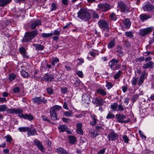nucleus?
Returning <instances> with one entry per match:
<instances>
[{
  "label": "nucleus",
  "instance_id": "1",
  "mask_svg": "<svg viewBox=\"0 0 154 154\" xmlns=\"http://www.w3.org/2000/svg\"><path fill=\"white\" fill-rule=\"evenodd\" d=\"M77 14L78 17L85 21L89 20L91 17L89 13L85 9H80Z\"/></svg>",
  "mask_w": 154,
  "mask_h": 154
},
{
  "label": "nucleus",
  "instance_id": "2",
  "mask_svg": "<svg viewBox=\"0 0 154 154\" xmlns=\"http://www.w3.org/2000/svg\"><path fill=\"white\" fill-rule=\"evenodd\" d=\"M38 34V31L37 30L33 31L30 32H26L24 35V38H26V42H30Z\"/></svg>",
  "mask_w": 154,
  "mask_h": 154
},
{
  "label": "nucleus",
  "instance_id": "3",
  "mask_svg": "<svg viewBox=\"0 0 154 154\" xmlns=\"http://www.w3.org/2000/svg\"><path fill=\"white\" fill-rule=\"evenodd\" d=\"M119 62V59L113 58L109 63V65L110 68L113 70H116L119 69L121 66L120 64H118Z\"/></svg>",
  "mask_w": 154,
  "mask_h": 154
},
{
  "label": "nucleus",
  "instance_id": "4",
  "mask_svg": "<svg viewBox=\"0 0 154 154\" xmlns=\"http://www.w3.org/2000/svg\"><path fill=\"white\" fill-rule=\"evenodd\" d=\"M118 5L121 12L124 13L129 12V7L123 2H119Z\"/></svg>",
  "mask_w": 154,
  "mask_h": 154
},
{
  "label": "nucleus",
  "instance_id": "5",
  "mask_svg": "<svg viewBox=\"0 0 154 154\" xmlns=\"http://www.w3.org/2000/svg\"><path fill=\"white\" fill-rule=\"evenodd\" d=\"M98 25L99 27L103 29L106 31H108L109 30V25L104 20H100L98 22Z\"/></svg>",
  "mask_w": 154,
  "mask_h": 154
},
{
  "label": "nucleus",
  "instance_id": "6",
  "mask_svg": "<svg viewBox=\"0 0 154 154\" xmlns=\"http://www.w3.org/2000/svg\"><path fill=\"white\" fill-rule=\"evenodd\" d=\"M98 9L102 11H106L111 8V6L108 4L100 3L98 5Z\"/></svg>",
  "mask_w": 154,
  "mask_h": 154
},
{
  "label": "nucleus",
  "instance_id": "7",
  "mask_svg": "<svg viewBox=\"0 0 154 154\" xmlns=\"http://www.w3.org/2000/svg\"><path fill=\"white\" fill-rule=\"evenodd\" d=\"M33 103L37 104H39L42 103H47V100L44 97H36L32 99Z\"/></svg>",
  "mask_w": 154,
  "mask_h": 154
},
{
  "label": "nucleus",
  "instance_id": "8",
  "mask_svg": "<svg viewBox=\"0 0 154 154\" xmlns=\"http://www.w3.org/2000/svg\"><path fill=\"white\" fill-rule=\"evenodd\" d=\"M152 27H148L143 29H142L140 32V34L141 36H144L151 32L152 31Z\"/></svg>",
  "mask_w": 154,
  "mask_h": 154
},
{
  "label": "nucleus",
  "instance_id": "9",
  "mask_svg": "<svg viewBox=\"0 0 154 154\" xmlns=\"http://www.w3.org/2000/svg\"><path fill=\"white\" fill-rule=\"evenodd\" d=\"M41 25V21L38 19L32 21V23H31L29 27L31 29H36V26Z\"/></svg>",
  "mask_w": 154,
  "mask_h": 154
},
{
  "label": "nucleus",
  "instance_id": "10",
  "mask_svg": "<svg viewBox=\"0 0 154 154\" xmlns=\"http://www.w3.org/2000/svg\"><path fill=\"white\" fill-rule=\"evenodd\" d=\"M118 135L114 132L110 133L108 135V138L109 140L113 141L117 139Z\"/></svg>",
  "mask_w": 154,
  "mask_h": 154
},
{
  "label": "nucleus",
  "instance_id": "11",
  "mask_svg": "<svg viewBox=\"0 0 154 154\" xmlns=\"http://www.w3.org/2000/svg\"><path fill=\"white\" fill-rule=\"evenodd\" d=\"M6 111L8 113L11 114L12 113H15L16 114L21 113L23 112V110L20 109H11L7 110Z\"/></svg>",
  "mask_w": 154,
  "mask_h": 154
},
{
  "label": "nucleus",
  "instance_id": "12",
  "mask_svg": "<svg viewBox=\"0 0 154 154\" xmlns=\"http://www.w3.org/2000/svg\"><path fill=\"white\" fill-rule=\"evenodd\" d=\"M44 79L43 80L46 82H50L52 81L54 79V77L53 75L51 74H46Z\"/></svg>",
  "mask_w": 154,
  "mask_h": 154
},
{
  "label": "nucleus",
  "instance_id": "13",
  "mask_svg": "<svg viewBox=\"0 0 154 154\" xmlns=\"http://www.w3.org/2000/svg\"><path fill=\"white\" fill-rule=\"evenodd\" d=\"M34 144L36 145V146L41 151H42L44 149V148L42 144L38 140L35 139L34 141Z\"/></svg>",
  "mask_w": 154,
  "mask_h": 154
},
{
  "label": "nucleus",
  "instance_id": "14",
  "mask_svg": "<svg viewBox=\"0 0 154 154\" xmlns=\"http://www.w3.org/2000/svg\"><path fill=\"white\" fill-rule=\"evenodd\" d=\"M76 132L79 134H83V132L82 129V124L81 123L76 124Z\"/></svg>",
  "mask_w": 154,
  "mask_h": 154
},
{
  "label": "nucleus",
  "instance_id": "15",
  "mask_svg": "<svg viewBox=\"0 0 154 154\" xmlns=\"http://www.w3.org/2000/svg\"><path fill=\"white\" fill-rule=\"evenodd\" d=\"M116 118L118 122L121 123H123L124 119L126 118V116L124 115L116 114Z\"/></svg>",
  "mask_w": 154,
  "mask_h": 154
},
{
  "label": "nucleus",
  "instance_id": "16",
  "mask_svg": "<svg viewBox=\"0 0 154 154\" xmlns=\"http://www.w3.org/2000/svg\"><path fill=\"white\" fill-rule=\"evenodd\" d=\"M146 73L144 72L142 73V75L140 76L138 82V85L139 86H140L144 82V80L145 78Z\"/></svg>",
  "mask_w": 154,
  "mask_h": 154
},
{
  "label": "nucleus",
  "instance_id": "17",
  "mask_svg": "<svg viewBox=\"0 0 154 154\" xmlns=\"http://www.w3.org/2000/svg\"><path fill=\"white\" fill-rule=\"evenodd\" d=\"M27 134L28 136L31 135H35L37 134L36 130L35 128L32 129H31L29 127V129L27 131Z\"/></svg>",
  "mask_w": 154,
  "mask_h": 154
},
{
  "label": "nucleus",
  "instance_id": "18",
  "mask_svg": "<svg viewBox=\"0 0 154 154\" xmlns=\"http://www.w3.org/2000/svg\"><path fill=\"white\" fill-rule=\"evenodd\" d=\"M61 108L62 107L61 106L57 105H55L51 109L50 111L56 113L57 111Z\"/></svg>",
  "mask_w": 154,
  "mask_h": 154
},
{
  "label": "nucleus",
  "instance_id": "19",
  "mask_svg": "<svg viewBox=\"0 0 154 154\" xmlns=\"http://www.w3.org/2000/svg\"><path fill=\"white\" fill-rule=\"evenodd\" d=\"M140 17L141 20L144 21L150 18L151 16L146 14H142L140 15Z\"/></svg>",
  "mask_w": 154,
  "mask_h": 154
},
{
  "label": "nucleus",
  "instance_id": "20",
  "mask_svg": "<svg viewBox=\"0 0 154 154\" xmlns=\"http://www.w3.org/2000/svg\"><path fill=\"white\" fill-rule=\"evenodd\" d=\"M122 48L119 45L117 47L116 52L118 53L117 55L119 57H122L124 55V53L122 51Z\"/></svg>",
  "mask_w": 154,
  "mask_h": 154
},
{
  "label": "nucleus",
  "instance_id": "21",
  "mask_svg": "<svg viewBox=\"0 0 154 154\" xmlns=\"http://www.w3.org/2000/svg\"><path fill=\"white\" fill-rule=\"evenodd\" d=\"M20 53L22 54L24 57L27 58L28 56L26 54V51L25 49L23 47H20L19 49Z\"/></svg>",
  "mask_w": 154,
  "mask_h": 154
},
{
  "label": "nucleus",
  "instance_id": "22",
  "mask_svg": "<svg viewBox=\"0 0 154 154\" xmlns=\"http://www.w3.org/2000/svg\"><path fill=\"white\" fill-rule=\"evenodd\" d=\"M82 100L83 102L87 103H88L90 101V98L86 94H84L82 95Z\"/></svg>",
  "mask_w": 154,
  "mask_h": 154
},
{
  "label": "nucleus",
  "instance_id": "23",
  "mask_svg": "<svg viewBox=\"0 0 154 154\" xmlns=\"http://www.w3.org/2000/svg\"><path fill=\"white\" fill-rule=\"evenodd\" d=\"M32 45L35 47V50L38 51H41L43 50L45 47L43 45H42L40 44H32Z\"/></svg>",
  "mask_w": 154,
  "mask_h": 154
},
{
  "label": "nucleus",
  "instance_id": "24",
  "mask_svg": "<svg viewBox=\"0 0 154 154\" xmlns=\"http://www.w3.org/2000/svg\"><path fill=\"white\" fill-rule=\"evenodd\" d=\"M153 63V62L152 61H149V62L144 64L143 66V69H146L148 68H152Z\"/></svg>",
  "mask_w": 154,
  "mask_h": 154
},
{
  "label": "nucleus",
  "instance_id": "25",
  "mask_svg": "<svg viewBox=\"0 0 154 154\" xmlns=\"http://www.w3.org/2000/svg\"><path fill=\"white\" fill-rule=\"evenodd\" d=\"M11 0H0V7H4L9 4Z\"/></svg>",
  "mask_w": 154,
  "mask_h": 154
},
{
  "label": "nucleus",
  "instance_id": "26",
  "mask_svg": "<svg viewBox=\"0 0 154 154\" xmlns=\"http://www.w3.org/2000/svg\"><path fill=\"white\" fill-rule=\"evenodd\" d=\"M153 6L150 4H147L143 7V9L147 11L152 10L153 9Z\"/></svg>",
  "mask_w": 154,
  "mask_h": 154
},
{
  "label": "nucleus",
  "instance_id": "27",
  "mask_svg": "<svg viewBox=\"0 0 154 154\" xmlns=\"http://www.w3.org/2000/svg\"><path fill=\"white\" fill-rule=\"evenodd\" d=\"M92 121L90 122V125L92 126H94L96 124V116L94 115H91Z\"/></svg>",
  "mask_w": 154,
  "mask_h": 154
},
{
  "label": "nucleus",
  "instance_id": "28",
  "mask_svg": "<svg viewBox=\"0 0 154 154\" xmlns=\"http://www.w3.org/2000/svg\"><path fill=\"white\" fill-rule=\"evenodd\" d=\"M123 23L125 27L126 28H129L131 26L130 20L128 19H125L124 20Z\"/></svg>",
  "mask_w": 154,
  "mask_h": 154
},
{
  "label": "nucleus",
  "instance_id": "29",
  "mask_svg": "<svg viewBox=\"0 0 154 154\" xmlns=\"http://www.w3.org/2000/svg\"><path fill=\"white\" fill-rule=\"evenodd\" d=\"M51 114V119L54 120L55 121L57 120V113H54L51 111L50 112Z\"/></svg>",
  "mask_w": 154,
  "mask_h": 154
},
{
  "label": "nucleus",
  "instance_id": "30",
  "mask_svg": "<svg viewBox=\"0 0 154 154\" xmlns=\"http://www.w3.org/2000/svg\"><path fill=\"white\" fill-rule=\"evenodd\" d=\"M57 151L59 154H68L67 152L65 150L60 148L57 149Z\"/></svg>",
  "mask_w": 154,
  "mask_h": 154
},
{
  "label": "nucleus",
  "instance_id": "31",
  "mask_svg": "<svg viewBox=\"0 0 154 154\" xmlns=\"http://www.w3.org/2000/svg\"><path fill=\"white\" fill-rule=\"evenodd\" d=\"M58 128L59 130H60V132H63L65 131L66 129H68L67 126L65 125H59Z\"/></svg>",
  "mask_w": 154,
  "mask_h": 154
},
{
  "label": "nucleus",
  "instance_id": "32",
  "mask_svg": "<svg viewBox=\"0 0 154 154\" xmlns=\"http://www.w3.org/2000/svg\"><path fill=\"white\" fill-rule=\"evenodd\" d=\"M97 92L103 96L106 95L107 94L106 92L102 89H97Z\"/></svg>",
  "mask_w": 154,
  "mask_h": 154
},
{
  "label": "nucleus",
  "instance_id": "33",
  "mask_svg": "<svg viewBox=\"0 0 154 154\" xmlns=\"http://www.w3.org/2000/svg\"><path fill=\"white\" fill-rule=\"evenodd\" d=\"M34 119L33 116L30 114H25V119H27L29 120H32Z\"/></svg>",
  "mask_w": 154,
  "mask_h": 154
},
{
  "label": "nucleus",
  "instance_id": "34",
  "mask_svg": "<svg viewBox=\"0 0 154 154\" xmlns=\"http://www.w3.org/2000/svg\"><path fill=\"white\" fill-rule=\"evenodd\" d=\"M69 142L72 144H73L76 140L75 137L72 135H69Z\"/></svg>",
  "mask_w": 154,
  "mask_h": 154
},
{
  "label": "nucleus",
  "instance_id": "35",
  "mask_svg": "<svg viewBox=\"0 0 154 154\" xmlns=\"http://www.w3.org/2000/svg\"><path fill=\"white\" fill-rule=\"evenodd\" d=\"M96 131L94 129L91 130L90 131V132L89 134L90 136L92 138H94L96 137Z\"/></svg>",
  "mask_w": 154,
  "mask_h": 154
},
{
  "label": "nucleus",
  "instance_id": "36",
  "mask_svg": "<svg viewBox=\"0 0 154 154\" xmlns=\"http://www.w3.org/2000/svg\"><path fill=\"white\" fill-rule=\"evenodd\" d=\"M29 129V127H19L18 128V130L20 132H25L26 131L27 132L28 129Z\"/></svg>",
  "mask_w": 154,
  "mask_h": 154
},
{
  "label": "nucleus",
  "instance_id": "37",
  "mask_svg": "<svg viewBox=\"0 0 154 154\" xmlns=\"http://www.w3.org/2000/svg\"><path fill=\"white\" fill-rule=\"evenodd\" d=\"M115 45V42L114 40L111 41L108 45V47L109 48H111L113 47Z\"/></svg>",
  "mask_w": 154,
  "mask_h": 154
},
{
  "label": "nucleus",
  "instance_id": "38",
  "mask_svg": "<svg viewBox=\"0 0 154 154\" xmlns=\"http://www.w3.org/2000/svg\"><path fill=\"white\" fill-rule=\"evenodd\" d=\"M53 35V34L52 33H42L41 35L42 37L46 38L50 37L52 36Z\"/></svg>",
  "mask_w": 154,
  "mask_h": 154
},
{
  "label": "nucleus",
  "instance_id": "39",
  "mask_svg": "<svg viewBox=\"0 0 154 154\" xmlns=\"http://www.w3.org/2000/svg\"><path fill=\"white\" fill-rule=\"evenodd\" d=\"M122 72L120 70H119L117 73L114 75V78L115 79H118L120 76L121 75L122 73Z\"/></svg>",
  "mask_w": 154,
  "mask_h": 154
},
{
  "label": "nucleus",
  "instance_id": "40",
  "mask_svg": "<svg viewBox=\"0 0 154 154\" xmlns=\"http://www.w3.org/2000/svg\"><path fill=\"white\" fill-rule=\"evenodd\" d=\"M117 106V103H114L113 104L111 105L110 108L111 109H112V110L115 111L116 110Z\"/></svg>",
  "mask_w": 154,
  "mask_h": 154
},
{
  "label": "nucleus",
  "instance_id": "41",
  "mask_svg": "<svg viewBox=\"0 0 154 154\" xmlns=\"http://www.w3.org/2000/svg\"><path fill=\"white\" fill-rule=\"evenodd\" d=\"M20 72L22 76L24 78H27L29 76L28 73L24 70H22Z\"/></svg>",
  "mask_w": 154,
  "mask_h": 154
},
{
  "label": "nucleus",
  "instance_id": "42",
  "mask_svg": "<svg viewBox=\"0 0 154 154\" xmlns=\"http://www.w3.org/2000/svg\"><path fill=\"white\" fill-rule=\"evenodd\" d=\"M138 78L136 76L133 77L132 80V84L133 85H136L137 82Z\"/></svg>",
  "mask_w": 154,
  "mask_h": 154
},
{
  "label": "nucleus",
  "instance_id": "43",
  "mask_svg": "<svg viewBox=\"0 0 154 154\" xmlns=\"http://www.w3.org/2000/svg\"><path fill=\"white\" fill-rule=\"evenodd\" d=\"M52 59L53 60L51 62L52 65L54 66L55 65V63L59 62V60L58 59L55 57H52Z\"/></svg>",
  "mask_w": 154,
  "mask_h": 154
},
{
  "label": "nucleus",
  "instance_id": "44",
  "mask_svg": "<svg viewBox=\"0 0 154 154\" xmlns=\"http://www.w3.org/2000/svg\"><path fill=\"white\" fill-rule=\"evenodd\" d=\"M64 114L65 115L66 117L72 116V112L71 111L65 112Z\"/></svg>",
  "mask_w": 154,
  "mask_h": 154
},
{
  "label": "nucleus",
  "instance_id": "45",
  "mask_svg": "<svg viewBox=\"0 0 154 154\" xmlns=\"http://www.w3.org/2000/svg\"><path fill=\"white\" fill-rule=\"evenodd\" d=\"M114 117L115 115L114 114L109 112L106 116V118L107 119H112L114 118Z\"/></svg>",
  "mask_w": 154,
  "mask_h": 154
},
{
  "label": "nucleus",
  "instance_id": "46",
  "mask_svg": "<svg viewBox=\"0 0 154 154\" xmlns=\"http://www.w3.org/2000/svg\"><path fill=\"white\" fill-rule=\"evenodd\" d=\"M47 93L49 95H51L54 93L52 88L50 87H48L47 88Z\"/></svg>",
  "mask_w": 154,
  "mask_h": 154
},
{
  "label": "nucleus",
  "instance_id": "47",
  "mask_svg": "<svg viewBox=\"0 0 154 154\" xmlns=\"http://www.w3.org/2000/svg\"><path fill=\"white\" fill-rule=\"evenodd\" d=\"M110 18L112 20H116V14L113 13H112L110 14Z\"/></svg>",
  "mask_w": 154,
  "mask_h": 154
},
{
  "label": "nucleus",
  "instance_id": "48",
  "mask_svg": "<svg viewBox=\"0 0 154 154\" xmlns=\"http://www.w3.org/2000/svg\"><path fill=\"white\" fill-rule=\"evenodd\" d=\"M5 137L6 138V141L7 142L11 143L12 140V138L9 135H7Z\"/></svg>",
  "mask_w": 154,
  "mask_h": 154
},
{
  "label": "nucleus",
  "instance_id": "49",
  "mask_svg": "<svg viewBox=\"0 0 154 154\" xmlns=\"http://www.w3.org/2000/svg\"><path fill=\"white\" fill-rule=\"evenodd\" d=\"M16 75L14 74H11L9 76V79L11 81H12L15 78Z\"/></svg>",
  "mask_w": 154,
  "mask_h": 154
},
{
  "label": "nucleus",
  "instance_id": "50",
  "mask_svg": "<svg viewBox=\"0 0 154 154\" xmlns=\"http://www.w3.org/2000/svg\"><path fill=\"white\" fill-rule=\"evenodd\" d=\"M103 103V100L102 99H99L97 98V104L98 105H102Z\"/></svg>",
  "mask_w": 154,
  "mask_h": 154
},
{
  "label": "nucleus",
  "instance_id": "51",
  "mask_svg": "<svg viewBox=\"0 0 154 154\" xmlns=\"http://www.w3.org/2000/svg\"><path fill=\"white\" fill-rule=\"evenodd\" d=\"M122 138L125 143H128V142L129 139L127 135H123Z\"/></svg>",
  "mask_w": 154,
  "mask_h": 154
},
{
  "label": "nucleus",
  "instance_id": "52",
  "mask_svg": "<svg viewBox=\"0 0 154 154\" xmlns=\"http://www.w3.org/2000/svg\"><path fill=\"white\" fill-rule=\"evenodd\" d=\"M7 109L6 106L5 105L0 106V112L4 111Z\"/></svg>",
  "mask_w": 154,
  "mask_h": 154
},
{
  "label": "nucleus",
  "instance_id": "53",
  "mask_svg": "<svg viewBox=\"0 0 154 154\" xmlns=\"http://www.w3.org/2000/svg\"><path fill=\"white\" fill-rule=\"evenodd\" d=\"M81 83V81L79 79L76 80L73 83V85L75 87H77L80 85Z\"/></svg>",
  "mask_w": 154,
  "mask_h": 154
},
{
  "label": "nucleus",
  "instance_id": "54",
  "mask_svg": "<svg viewBox=\"0 0 154 154\" xmlns=\"http://www.w3.org/2000/svg\"><path fill=\"white\" fill-rule=\"evenodd\" d=\"M125 35L128 37H132L133 36L132 32H127L125 33Z\"/></svg>",
  "mask_w": 154,
  "mask_h": 154
},
{
  "label": "nucleus",
  "instance_id": "55",
  "mask_svg": "<svg viewBox=\"0 0 154 154\" xmlns=\"http://www.w3.org/2000/svg\"><path fill=\"white\" fill-rule=\"evenodd\" d=\"M61 90L63 94H66L67 91V89L66 88H61Z\"/></svg>",
  "mask_w": 154,
  "mask_h": 154
},
{
  "label": "nucleus",
  "instance_id": "56",
  "mask_svg": "<svg viewBox=\"0 0 154 154\" xmlns=\"http://www.w3.org/2000/svg\"><path fill=\"white\" fill-rule=\"evenodd\" d=\"M52 8L51 9V11L55 10L57 8V6L55 3H53L51 5Z\"/></svg>",
  "mask_w": 154,
  "mask_h": 154
},
{
  "label": "nucleus",
  "instance_id": "57",
  "mask_svg": "<svg viewBox=\"0 0 154 154\" xmlns=\"http://www.w3.org/2000/svg\"><path fill=\"white\" fill-rule=\"evenodd\" d=\"M77 75L80 77L82 78L83 77V74L81 71H78L76 72Z\"/></svg>",
  "mask_w": 154,
  "mask_h": 154
},
{
  "label": "nucleus",
  "instance_id": "58",
  "mask_svg": "<svg viewBox=\"0 0 154 154\" xmlns=\"http://www.w3.org/2000/svg\"><path fill=\"white\" fill-rule=\"evenodd\" d=\"M106 86L107 88V89H110L112 87V83L110 82H107Z\"/></svg>",
  "mask_w": 154,
  "mask_h": 154
},
{
  "label": "nucleus",
  "instance_id": "59",
  "mask_svg": "<svg viewBox=\"0 0 154 154\" xmlns=\"http://www.w3.org/2000/svg\"><path fill=\"white\" fill-rule=\"evenodd\" d=\"M139 97V95L138 94H136L135 95L133 98L132 101L134 103L135 102V101L137 100L138 99Z\"/></svg>",
  "mask_w": 154,
  "mask_h": 154
},
{
  "label": "nucleus",
  "instance_id": "60",
  "mask_svg": "<svg viewBox=\"0 0 154 154\" xmlns=\"http://www.w3.org/2000/svg\"><path fill=\"white\" fill-rule=\"evenodd\" d=\"M20 91V88L18 87H15L13 89V91L14 93H18Z\"/></svg>",
  "mask_w": 154,
  "mask_h": 154
},
{
  "label": "nucleus",
  "instance_id": "61",
  "mask_svg": "<svg viewBox=\"0 0 154 154\" xmlns=\"http://www.w3.org/2000/svg\"><path fill=\"white\" fill-rule=\"evenodd\" d=\"M53 35H59L60 34V31L58 30V29L55 30L54 32L53 33H52Z\"/></svg>",
  "mask_w": 154,
  "mask_h": 154
},
{
  "label": "nucleus",
  "instance_id": "62",
  "mask_svg": "<svg viewBox=\"0 0 154 154\" xmlns=\"http://www.w3.org/2000/svg\"><path fill=\"white\" fill-rule=\"evenodd\" d=\"M106 148H104L103 149L98 151L97 154H103L105 152Z\"/></svg>",
  "mask_w": 154,
  "mask_h": 154
},
{
  "label": "nucleus",
  "instance_id": "63",
  "mask_svg": "<svg viewBox=\"0 0 154 154\" xmlns=\"http://www.w3.org/2000/svg\"><path fill=\"white\" fill-rule=\"evenodd\" d=\"M42 118L44 121H46L48 122H50L49 120L48 119L47 117L44 116H42Z\"/></svg>",
  "mask_w": 154,
  "mask_h": 154
},
{
  "label": "nucleus",
  "instance_id": "64",
  "mask_svg": "<svg viewBox=\"0 0 154 154\" xmlns=\"http://www.w3.org/2000/svg\"><path fill=\"white\" fill-rule=\"evenodd\" d=\"M118 111H123L124 110V109L121 105H119L118 106Z\"/></svg>",
  "mask_w": 154,
  "mask_h": 154
}]
</instances>
